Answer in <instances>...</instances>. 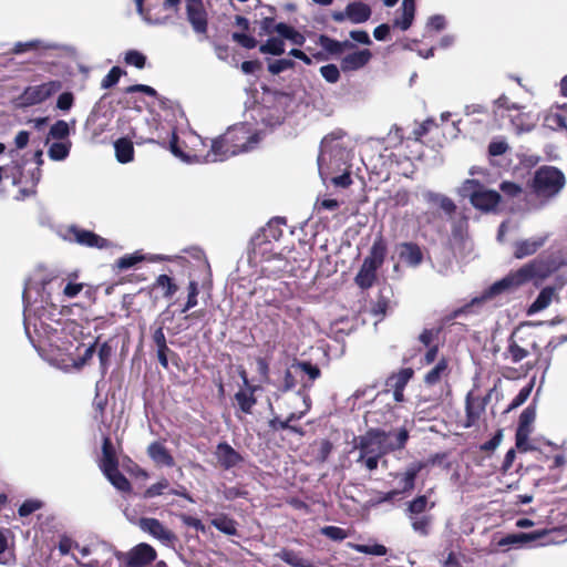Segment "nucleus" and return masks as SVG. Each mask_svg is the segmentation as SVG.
<instances>
[{"label": "nucleus", "instance_id": "79ce46f5", "mask_svg": "<svg viewBox=\"0 0 567 567\" xmlns=\"http://www.w3.org/2000/svg\"><path fill=\"white\" fill-rule=\"evenodd\" d=\"M433 506V503L429 504V499L425 495H421L408 503L406 515L426 514V511L431 509Z\"/></svg>", "mask_w": 567, "mask_h": 567}, {"label": "nucleus", "instance_id": "f257e3e1", "mask_svg": "<svg viewBox=\"0 0 567 567\" xmlns=\"http://www.w3.org/2000/svg\"><path fill=\"white\" fill-rule=\"evenodd\" d=\"M547 269L542 261H532L516 271L509 272L503 279L494 282L488 289H486L482 296L472 299L470 305H466L464 308L456 311L455 315L461 312H466L472 306L481 305L486 300L492 299L493 297L504 293V292H513L520 286L527 284L534 279H543L546 277Z\"/></svg>", "mask_w": 567, "mask_h": 567}, {"label": "nucleus", "instance_id": "f8f14e48", "mask_svg": "<svg viewBox=\"0 0 567 567\" xmlns=\"http://www.w3.org/2000/svg\"><path fill=\"white\" fill-rule=\"evenodd\" d=\"M62 89V82L58 80L49 81L39 85H32L24 90L21 95L22 103L34 105L42 103Z\"/></svg>", "mask_w": 567, "mask_h": 567}, {"label": "nucleus", "instance_id": "6e6552de", "mask_svg": "<svg viewBox=\"0 0 567 567\" xmlns=\"http://www.w3.org/2000/svg\"><path fill=\"white\" fill-rule=\"evenodd\" d=\"M60 236L66 241L76 243L85 247L104 249L111 246L107 239L74 225L60 230Z\"/></svg>", "mask_w": 567, "mask_h": 567}, {"label": "nucleus", "instance_id": "603ef678", "mask_svg": "<svg viewBox=\"0 0 567 567\" xmlns=\"http://www.w3.org/2000/svg\"><path fill=\"white\" fill-rule=\"evenodd\" d=\"M295 63L290 59H279L276 61H272L268 64V71L271 74H279L284 71H287L291 68H293Z\"/></svg>", "mask_w": 567, "mask_h": 567}, {"label": "nucleus", "instance_id": "de8ad7c7", "mask_svg": "<svg viewBox=\"0 0 567 567\" xmlns=\"http://www.w3.org/2000/svg\"><path fill=\"white\" fill-rule=\"evenodd\" d=\"M299 377L297 363H292L285 372L282 391H290L297 384V378Z\"/></svg>", "mask_w": 567, "mask_h": 567}, {"label": "nucleus", "instance_id": "c03bdc74", "mask_svg": "<svg viewBox=\"0 0 567 567\" xmlns=\"http://www.w3.org/2000/svg\"><path fill=\"white\" fill-rule=\"evenodd\" d=\"M424 467V463L416 462L411 464L404 472L402 481L404 483L403 489L411 491L414 488L415 477L419 472Z\"/></svg>", "mask_w": 567, "mask_h": 567}, {"label": "nucleus", "instance_id": "0eeeda50", "mask_svg": "<svg viewBox=\"0 0 567 567\" xmlns=\"http://www.w3.org/2000/svg\"><path fill=\"white\" fill-rule=\"evenodd\" d=\"M171 148L173 154L185 163H216L223 162L230 156L238 154V148H231L229 143L225 141V135L212 141L210 151L204 157L195 155L194 158H190L188 155L179 151L174 143H172Z\"/></svg>", "mask_w": 567, "mask_h": 567}, {"label": "nucleus", "instance_id": "ddd939ff", "mask_svg": "<svg viewBox=\"0 0 567 567\" xmlns=\"http://www.w3.org/2000/svg\"><path fill=\"white\" fill-rule=\"evenodd\" d=\"M138 527L165 546H172L176 540L175 534L156 518L142 517Z\"/></svg>", "mask_w": 567, "mask_h": 567}, {"label": "nucleus", "instance_id": "69168bd1", "mask_svg": "<svg viewBox=\"0 0 567 567\" xmlns=\"http://www.w3.org/2000/svg\"><path fill=\"white\" fill-rule=\"evenodd\" d=\"M198 285L196 281H190L188 285V298L183 312L188 311L197 305Z\"/></svg>", "mask_w": 567, "mask_h": 567}, {"label": "nucleus", "instance_id": "412c9836", "mask_svg": "<svg viewBox=\"0 0 567 567\" xmlns=\"http://www.w3.org/2000/svg\"><path fill=\"white\" fill-rule=\"evenodd\" d=\"M372 10L370 6L361 1H353L346 6L344 14L349 17V21L354 24H360L368 21L371 17Z\"/></svg>", "mask_w": 567, "mask_h": 567}, {"label": "nucleus", "instance_id": "09e8293b", "mask_svg": "<svg viewBox=\"0 0 567 567\" xmlns=\"http://www.w3.org/2000/svg\"><path fill=\"white\" fill-rule=\"evenodd\" d=\"M320 74L329 83H337L340 79V70L334 64H327L321 66Z\"/></svg>", "mask_w": 567, "mask_h": 567}, {"label": "nucleus", "instance_id": "2eb2a0df", "mask_svg": "<svg viewBox=\"0 0 567 567\" xmlns=\"http://www.w3.org/2000/svg\"><path fill=\"white\" fill-rule=\"evenodd\" d=\"M187 19L196 33H206L207 19L200 0H187Z\"/></svg>", "mask_w": 567, "mask_h": 567}, {"label": "nucleus", "instance_id": "9d476101", "mask_svg": "<svg viewBox=\"0 0 567 567\" xmlns=\"http://www.w3.org/2000/svg\"><path fill=\"white\" fill-rule=\"evenodd\" d=\"M384 431L369 430L364 435L358 439L355 447L359 450L358 462H361L367 454L382 456L389 453L390 445H384Z\"/></svg>", "mask_w": 567, "mask_h": 567}, {"label": "nucleus", "instance_id": "e433bc0d", "mask_svg": "<svg viewBox=\"0 0 567 567\" xmlns=\"http://www.w3.org/2000/svg\"><path fill=\"white\" fill-rule=\"evenodd\" d=\"M278 221H271L261 230V234H259L254 239V249L255 252H264L262 245L266 244V241L269 240V238L278 239V234L276 229V225Z\"/></svg>", "mask_w": 567, "mask_h": 567}, {"label": "nucleus", "instance_id": "49530a36", "mask_svg": "<svg viewBox=\"0 0 567 567\" xmlns=\"http://www.w3.org/2000/svg\"><path fill=\"white\" fill-rule=\"evenodd\" d=\"M155 286L157 288H162L164 290L163 296L166 298L173 297L175 295V292L177 291V286L173 282L171 277H168L167 275H159L156 278Z\"/></svg>", "mask_w": 567, "mask_h": 567}, {"label": "nucleus", "instance_id": "4d7b16f0", "mask_svg": "<svg viewBox=\"0 0 567 567\" xmlns=\"http://www.w3.org/2000/svg\"><path fill=\"white\" fill-rule=\"evenodd\" d=\"M122 75V70L118 66H113L110 72L103 78L102 89H110L115 85Z\"/></svg>", "mask_w": 567, "mask_h": 567}, {"label": "nucleus", "instance_id": "6e6d98bb", "mask_svg": "<svg viewBox=\"0 0 567 567\" xmlns=\"http://www.w3.org/2000/svg\"><path fill=\"white\" fill-rule=\"evenodd\" d=\"M296 363H297L299 377L301 374H307L311 381L319 378L320 370L318 367L312 365L309 362H296Z\"/></svg>", "mask_w": 567, "mask_h": 567}, {"label": "nucleus", "instance_id": "bf43d9fd", "mask_svg": "<svg viewBox=\"0 0 567 567\" xmlns=\"http://www.w3.org/2000/svg\"><path fill=\"white\" fill-rule=\"evenodd\" d=\"M321 44L332 53H340L343 48H352L353 44L350 42H338L336 40H331L329 38L322 37Z\"/></svg>", "mask_w": 567, "mask_h": 567}, {"label": "nucleus", "instance_id": "13d9d810", "mask_svg": "<svg viewBox=\"0 0 567 567\" xmlns=\"http://www.w3.org/2000/svg\"><path fill=\"white\" fill-rule=\"evenodd\" d=\"M534 386V381L529 382L526 386L522 388L518 394L514 398L513 402L511 403V409H515L524 404L527 399L529 398L532 390Z\"/></svg>", "mask_w": 567, "mask_h": 567}, {"label": "nucleus", "instance_id": "0e129e2a", "mask_svg": "<svg viewBox=\"0 0 567 567\" xmlns=\"http://www.w3.org/2000/svg\"><path fill=\"white\" fill-rule=\"evenodd\" d=\"M42 507V503L38 499H27L23 502V504L19 507V515L21 517L29 516L33 512L38 511Z\"/></svg>", "mask_w": 567, "mask_h": 567}, {"label": "nucleus", "instance_id": "5fc2aeb1", "mask_svg": "<svg viewBox=\"0 0 567 567\" xmlns=\"http://www.w3.org/2000/svg\"><path fill=\"white\" fill-rule=\"evenodd\" d=\"M354 549L358 553L369 554L374 556H384L386 554V547L380 544L374 545H355Z\"/></svg>", "mask_w": 567, "mask_h": 567}, {"label": "nucleus", "instance_id": "b1692460", "mask_svg": "<svg viewBox=\"0 0 567 567\" xmlns=\"http://www.w3.org/2000/svg\"><path fill=\"white\" fill-rule=\"evenodd\" d=\"M118 467V462L109 437H104L102 446V457L100 460V468L104 473Z\"/></svg>", "mask_w": 567, "mask_h": 567}, {"label": "nucleus", "instance_id": "a18cd8bd", "mask_svg": "<svg viewBox=\"0 0 567 567\" xmlns=\"http://www.w3.org/2000/svg\"><path fill=\"white\" fill-rule=\"evenodd\" d=\"M70 147V142L53 143L48 151L49 157L53 161H63L68 157Z\"/></svg>", "mask_w": 567, "mask_h": 567}, {"label": "nucleus", "instance_id": "864d4df0", "mask_svg": "<svg viewBox=\"0 0 567 567\" xmlns=\"http://www.w3.org/2000/svg\"><path fill=\"white\" fill-rule=\"evenodd\" d=\"M530 433V429H517L516 432V446L518 450L523 452H527L532 450V445L528 441V435Z\"/></svg>", "mask_w": 567, "mask_h": 567}, {"label": "nucleus", "instance_id": "f03ea898", "mask_svg": "<svg viewBox=\"0 0 567 567\" xmlns=\"http://www.w3.org/2000/svg\"><path fill=\"white\" fill-rule=\"evenodd\" d=\"M349 145L350 140L341 132L331 133L323 137L318 156V171L323 182L338 171L350 167L351 151Z\"/></svg>", "mask_w": 567, "mask_h": 567}, {"label": "nucleus", "instance_id": "4c0bfd02", "mask_svg": "<svg viewBox=\"0 0 567 567\" xmlns=\"http://www.w3.org/2000/svg\"><path fill=\"white\" fill-rule=\"evenodd\" d=\"M538 537H539V534H536V533L511 534V535H507V536L501 538L498 540L497 545L501 547L515 546V545H519V544H523L526 542L535 540Z\"/></svg>", "mask_w": 567, "mask_h": 567}, {"label": "nucleus", "instance_id": "8fccbe9b", "mask_svg": "<svg viewBox=\"0 0 567 567\" xmlns=\"http://www.w3.org/2000/svg\"><path fill=\"white\" fill-rule=\"evenodd\" d=\"M69 133V124L63 120L55 122L50 128V136L56 140L65 138Z\"/></svg>", "mask_w": 567, "mask_h": 567}, {"label": "nucleus", "instance_id": "20e7f679", "mask_svg": "<svg viewBox=\"0 0 567 567\" xmlns=\"http://www.w3.org/2000/svg\"><path fill=\"white\" fill-rule=\"evenodd\" d=\"M565 174L554 166H542L534 173L530 188L534 196L542 203H547L556 197L565 187Z\"/></svg>", "mask_w": 567, "mask_h": 567}, {"label": "nucleus", "instance_id": "58836bf2", "mask_svg": "<svg viewBox=\"0 0 567 567\" xmlns=\"http://www.w3.org/2000/svg\"><path fill=\"white\" fill-rule=\"evenodd\" d=\"M212 525L226 535H237L236 522L226 515H219L212 519Z\"/></svg>", "mask_w": 567, "mask_h": 567}, {"label": "nucleus", "instance_id": "9b49d317", "mask_svg": "<svg viewBox=\"0 0 567 567\" xmlns=\"http://www.w3.org/2000/svg\"><path fill=\"white\" fill-rule=\"evenodd\" d=\"M307 385L305 384L302 389L295 393L293 399L301 402L302 408L298 409L296 406V411H292L286 421H280L278 417L270 420L269 425L274 430H285L288 429L296 433L302 434V431L299 427L290 425L292 421L300 420L310 409V398L306 391Z\"/></svg>", "mask_w": 567, "mask_h": 567}, {"label": "nucleus", "instance_id": "6ab92c4d", "mask_svg": "<svg viewBox=\"0 0 567 567\" xmlns=\"http://www.w3.org/2000/svg\"><path fill=\"white\" fill-rule=\"evenodd\" d=\"M214 455L218 465L225 470L236 466L241 461L239 453L227 443H219L216 446Z\"/></svg>", "mask_w": 567, "mask_h": 567}, {"label": "nucleus", "instance_id": "2f4dec72", "mask_svg": "<svg viewBox=\"0 0 567 567\" xmlns=\"http://www.w3.org/2000/svg\"><path fill=\"white\" fill-rule=\"evenodd\" d=\"M412 529L420 536H427L432 524V516L429 514L406 515Z\"/></svg>", "mask_w": 567, "mask_h": 567}, {"label": "nucleus", "instance_id": "3c124183", "mask_svg": "<svg viewBox=\"0 0 567 567\" xmlns=\"http://www.w3.org/2000/svg\"><path fill=\"white\" fill-rule=\"evenodd\" d=\"M124 60L127 64L134 65L137 69H143L146 62L145 55L136 50L127 51Z\"/></svg>", "mask_w": 567, "mask_h": 567}, {"label": "nucleus", "instance_id": "680f3d73", "mask_svg": "<svg viewBox=\"0 0 567 567\" xmlns=\"http://www.w3.org/2000/svg\"><path fill=\"white\" fill-rule=\"evenodd\" d=\"M321 534L332 540H343L347 538L346 530L337 526H324L321 528Z\"/></svg>", "mask_w": 567, "mask_h": 567}, {"label": "nucleus", "instance_id": "052dcab7", "mask_svg": "<svg viewBox=\"0 0 567 567\" xmlns=\"http://www.w3.org/2000/svg\"><path fill=\"white\" fill-rule=\"evenodd\" d=\"M169 483L166 478L158 481L157 483L151 485L144 493L145 498H153L155 496L162 495L164 489L168 488Z\"/></svg>", "mask_w": 567, "mask_h": 567}, {"label": "nucleus", "instance_id": "473e14b6", "mask_svg": "<svg viewBox=\"0 0 567 567\" xmlns=\"http://www.w3.org/2000/svg\"><path fill=\"white\" fill-rule=\"evenodd\" d=\"M116 159L120 163H130L133 161L134 147L131 141L120 138L114 143Z\"/></svg>", "mask_w": 567, "mask_h": 567}, {"label": "nucleus", "instance_id": "e2e57ef3", "mask_svg": "<svg viewBox=\"0 0 567 567\" xmlns=\"http://www.w3.org/2000/svg\"><path fill=\"white\" fill-rule=\"evenodd\" d=\"M13 560V554L8 549L7 537L0 533V564H10Z\"/></svg>", "mask_w": 567, "mask_h": 567}, {"label": "nucleus", "instance_id": "393cba45", "mask_svg": "<svg viewBox=\"0 0 567 567\" xmlns=\"http://www.w3.org/2000/svg\"><path fill=\"white\" fill-rule=\"evenodd\" d=\"M148 456L161 466H173L174 458L167 451V449L157 442L150 444L147 449Z\"/></svg>", "mask_w": 567, "mask_h": 567}, {"label": "nucleus", "instance_id": "a19ab883", "mask_svg": "<svg viewBox=\"0 0 567 567\" xmlns=\"http://www.w3.org/2000/svg\"><path fill=\"white\" fill-rule=\"evenodd\" d=\"M109 482L121 492H128L131 484L128 480L118 471V467L104 473Z\"/></svg>", "mask_w": 567, "mask_h": 567}, {"label": "nucleus", "instance_id": "aec40b11", "mask_svg": "<svg viewBox=\"0 0 567 567\" xmlns=\"http://www.w3.org/2000/svg\"><path fill=\"white\" fill-rule=\"evenodd\" d=\"M546 239V236H537L517 241L514 246L515 258L523 259L535 254L545 244Z\"/></svg>", "mask_w": 567, "mask_h": 567}, {"label": "nucleus", "instance_id": "338daca9", "mask_svg": "<svg viewBox=\"0 0 567 567\" xmlns=\"http://www.w3.org/2000/svg\"><path fill=\"white\" fill-rule=\"evenodd\" d=\"M233 39L246 49H254L257 45L256 39L245 33L235 32Z\"/></svg>", "mask_w": 567, "mask_h": 567}, {"label": "nucleus", "instance_id": "423d86ee", "mask_svg": "<svg viewBox=\"0 0 567 567\" xmlns=\"http://www.w3.org/2000/svg\"><path fill=\"white\" fill-rule=\"evenodd\" d=\"M458 193L463 197H468L474 207L485 212L494 209L501 199L497 192L486 189L475 179H466L458 188Z\"/></svg>", "mask_w": 567, "mask_h": 567}, {"label": "nucleus", "instance_id": "72a5a7b5", "mask_svg": "<svg viewBox=\"0 0 567 567\" xmlns=\"http://www.w3.org/2000/svg\"><path fill=\"white\" fill-rule=\"evenodd\" d=\"M56 48H58V45L54 43L44 42L41 40H31V41H27V42H17L12 49V52L14 54H21L23 52L31 51V50H38V49L53 50Z\"/></svg>", "mask_w": 567, "mask_h": 567}, {"label": "nucleus", "instance_id": "c9c22d12", "mask_svg": "<svg viewBox=\"0 0 567 567\" xmlns=\"http://www.w3.org/2000/svg\"><path fill=\"white\" fill-rule=\"evenodd\" d=\"M447 361L442 358L424 377L427 385L436 384L443 377L447 375Z\"/></svg>", "mask_w": 567, "mask_h": 567}, {"label": "nucleus", "instance_id": "1a4fd4ad", "mask_svg": "<svg viewBox=\"0 0 567 567\" xmlns=\"http://www.w3.org/2000/svg\"><path fill=\"white\" fill-rule=\"evenodd\" d=\"M225 141L229 143L231 148H238V154L248 152L259 143L260 136L256 132H251L247 124H239L227 131Z\"/></svg>", "mask_w": 567, "mask_h": 567}, {"label": "nucleus", "instance_id": "a211bd4d", "mask_svg": "<svg viewBox=\"0 0 567 567\" xmlns=\"http://www.w3.org/2000/svg\"><path fill=\"white\" fill-rule=\"evenodd\" d=\"M544 126L553 131H567V105L551 107L544 116Z\"/></svg>", "mask_w": 567, "mask_h": 567}, {"label": "nucleus", "instance_id": "37998d69", "mask_svg": "<svg viewBox=\"0 0 567 567\" xmlns=\"http://www.w3.org/2000/svg\"><path fill=\"white\" fill-rule=\"evenodd\" d=\"M412 375H413L412 369H410V368L402 369L400 372H398L396 374H393L389 379L388 385L391 389L404 390L405 385L411 380Z\"/></svg>", "mask_w": 567, "mask_h": 567}, {"label": "nucleus", "instance_id": "c756f323", "mask_svg": "<svg viewBox=\"0 0 567 567\" xmlns=\"http://www.w3.org/2000/svg\"><path fill=\"white\" fill-rule=\"evenodd\" d=\"M256 386H248L236 393V402L244 413H251V410L256 404V399L254 396Z\"/></svg>", "mask_w": 567, "mask_h": 567}, {"label": "nucleus", "instance_id": "4468645a", "mask_svg": "<svg viewBox=\"0 0 567 567\" xmlns=\"http://www.w3.org/2000/svg\"><path fill=\"white\" fill-rule=\"evenodd\" d=\"M157 557L156 550L146 543H141L127 553V567H145Z\"/></svg>", "mask_w": 567, "mask_h": 567}, {"label": "nucleus", "instance_id": "ea45409f", "mask_svg": "<svg viewBox=\"0 0 567 567\" xmlns=\"http://www.w3.org/2000/svg\"><path fill=\"white\" fill-rule=\"evenodd\" d=\"M262 54L280 55L285 52V42L278 37H269V39L259 47Z\"/></svg>", "mask_w": 567, "mask_h": 567}, {"label": "nucleus", "instance_id": "4be33fe9", "mask_svg": "<svg viewBox=\"0 0 567 567\" xmlns=\"http://www.w3.org/2000/svg\"><path fill=\"white\" fill-rule=\"evenodd\" d=\"M415 2L414 0H403L400 8V16L393 20V28L402 31L408 30L414 20Z\"/></svg>", "mask_w": 567, "mask_h": 567}, {"label": "nucleus", "instance_id": "a878e982", "mask_svg": "<svg viewBox=\"0 0 567 567\" xmlns=\"http://www.w3.org/2000/svg\"><path fill=\"white\" fill-rule=\"evenodd\" d=\"M422 197L426 203L440 206L449 215L453 214L456 208L451 198L440 193L424 190Z\"/></svg>", "mask_w": 567, "mask_h": 567}, {"label": "nucleus", "instance_id": "c85d7f7f", "mask_svg": "<svg viewBox=\"0 0 567 567\" xmlns=\"http://www.w3.org/2000/svg\"><path fill=\"white\" fill-rule=\"evenodd\" d=\"M466 426H472L480 417L482 411L484 410V404L480 401L478 398L473 396L470 392L466 395Z\"/></svg>", "mask_w": 567, "mask_h": 567}, {"label": "nucleus", "instance_id": "774afa93", "mask_svg": "<svg viewBox=\"0 0 567 567\" xmlns=\"http://www.w3.org/2000/svg\"><path fill=\"white\" fill-rule=\"evenodd\" d=\"M74 102L73 94L71 92H64L59 95L56 101V107L61 111H69Z\"/></svg>", "mask_w": 567, "mask_h": 567}, {"label": "nucleus", "instance_id": "5701e85b", "mask_svg": "<svg viewBox=\"0 0 567 567\" xmlns=\"http://www.w3.org/2000/svg\"><path fill=\"white\" fill-rule=\"evenodd\" d=\"M399 256L406 265L411 267L419 266L423 260L420 247L412 243H403L399 247Z\"/></svg>", "mask_w": 567, "mask_h": 567}, {"label": "nucleus", "instance_id": "cd10ccee", "mask_svg": "<svg viewBox=\"0 0 567 567\" xmlns=\"http://www.w3.org/2000/svg\"><path fill=\"white\" fill-rule=\"evenodd\" d=\"M384 445H390L389 452L401 450L404 447L408 439H409V432L404 427H400L399 430L391 431V432H384Z\"/></svg>", "mask_w": 567, "mask_h": 567}, {"label": "nucleus", "instance_id": "f704fd0d", "mask_svg": "<svg viewBox=\"0 0 567 567\" xmlns=\"http://www.w3.org/2000/svg\"><path fill=\"white\" fill-rule=\"evenodd\" d=\"M276 556L291 567H315L311 561L302 558L298 553L290 549H281Z\"/></svg>", "mask_w": 567, "mask_h": 567}, {"label": "nucleus", "instance_id": "dca6fc26", "mask_svg": "<svg viewBox=\"0 0 567 567\" xmlns=\"http://www.w3.org/2000/svg\"><path fill=\"white\" fill-rule=\"evenodd\" d=\"M93 553L97 558L91 559L83 564L84 567H107L112 563L113 556L120 554L106 542H97L93 544Z\"/></svg>", "mask_w": 567, "mask_h": 567}, {"label": "nucleus", "instance_id": "7c9ffc66", "mask_svg": "<svg viewBox=\"0 0 567 567\" xmlns=\"http://www.w3.org/2000/svg\"><path fill=\"white\" fill-rule=\"evenodd\" d=\"M165 257L163 256H151L146 257L145 255L141 254L140 251H135L131 255H125L121 257L116 265L120 269H128L134 267L136 264L143 261V260H150V261H157V260H164Z\"/></svg>", "mask_w": 567, "mask_h": 567}, {"label": "nucleus", "instance_id": "39448f33", "mask_svg": "<svg viewBox=\"0 0 567 567\" xmlns=\"http://www.w3.org/2000/svg\"><path fill=\"white\" fill-rule=\"evenodd\" d=\"M386 255V245L380 237L374 240L369 256L362 262L359 272L355 276V284L362 288H370L377 278V270L381 267Z\"/></svg>", "mask_w": 567, "mask_h": 567}, {"label": "nucleus", "instance_id": "7ed1b4c3", "mask_svg": "<svg viewBox=\"0 0 567 567\" xmlns=\"http://www.w3.org/2000/svg\"><path fill=\"white\" fill-rule=\"evenodd\" d=\"M532 355H535L536 359L533 362H526L527 370L533 369L537 364L542 355L540 347L535 333L524 326L516 328L507 340V347L504 352L505 359L512 363H519Z\"/></svg>", "mask_w": 567, "mask_h": 567}, {"label": "nucleus", "instance_id": "f3484780", "mask_svg": "<svg viewBox=\"0 0 567 567\" xmlns=\"http://www.w3.org/2000/svg\"><path fill=\"white\" fill-rule=\"evenodd\" d=\"M371 58L372 53L368 49L354 51L341 59L340 68L343 72L357 71L364 68Z\"/></svg>", "mask_w": 567, "mask_h": 567}, {"label": "nucleus", "instance_id": "bb28decb", "mask_svg": "<svg viewBox=\"0 0 567 567\" xmlns=\"http://www.w3.org/2000/svg\"><path fill=\"white\" fill-rule=\"evenodd\" d=\"M556 296L555 289L551 287L544 288L535 301L529 306L527 313L534 315L546 309L554 300Z\"/></svg>", "mask_w": 567, "mask_h": 567}]
</instances>
